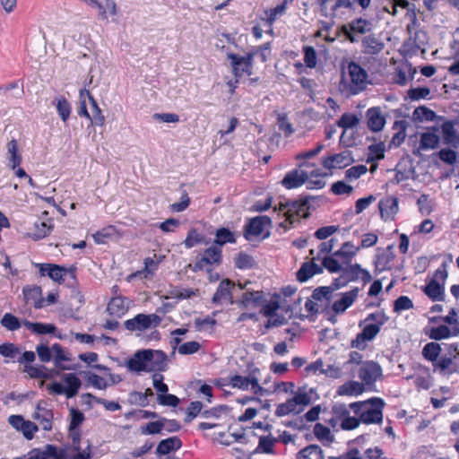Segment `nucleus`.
Wrapping results in <instances>:
<instances>
[{"label":"nucleus","instance_id":"nucleus-24","mask_svg":"<svg viewBox=\"0 0 459 459\" xmlns=\"http://www.w3.org/2000/svg\"><path fill=\"white\" fill-rule=\"evenodd\" d=\"M23 296L26 303L33 304L35 308L45 307V299L42 298V290L39 286H26L23 288Z\"/></svg>","mask_w":459,"mask_h":459},{"label":"nucleus","instance_id":"nucleus-50","mask_svg":"<svg viewBox=\"0 0 459 459\" xmlns=\"http://www.w3.org/2000/svg\"><path fill=\"white\" fill-rule=\"evenodd\" d=\"M287 0L282 4H278L276 7L272 8L265 12L266 21L271 25L279 16L282 15L286 10Z\"/></svg>","mask_w":459,"mask_h":459},{"label":"nucleus","instance_id":"nucleus-52","mask_svg":"<svg viewBox=\"0 0 459 459\" xmlns=\"http://www.w3.org/2000/svg\"><path fill=\"white\" fill-rule=\"evenodd\" d=\"M369 25L370 23L368 21L359 18L352 21L349 26L351 31L363 34L370 30Z\"/></svg>","mask_w":459,"mask_h":459},{"label":"nucleus","instance_id":"nucleus-7","mask_svg":"<svg viewBox=\"0 0 459 459\" xmlns=\"http://www.w3.org/2000/svg\"><path fill=\"white\" fill-rule=\"evenodd\" d=\"M162 318L157 314H138L134 317L125 321V327L131 332H143L156 328L161 323Z\"/></svg>","mask_w":459,"mask_h":459},{"label":"nucleus","instance_id":"nucleus-60","mask_svg":"<svg viewBox=\"0 0 459 459\" xmlns=\"http://www.w3.org/2000/svg\"><path fill=\"white\" fill-rule=\"evenodd\" d=\"M331 191L336 195H350L353 191V187L344 181H337L332 185Z\"/></svg>","mask_w":459,"mask_h":459},{"label":"nucleus","instance_id":"nucleus-51","mask_svg":"<svg viewBox=\"0 0 459 459\" xmlns=\"http://www.w3.org/2000/svg\"><path fill=\"white\" fill-rule=\"evenodd\" d=\"M235 265L238 269H248L254 265V259L247 254L239 253L235 257Z\"/></svg>","mask_w":459,"mask_h":459},{"label":"nucleus","instance_id":"nucleus-1","mask_svg":"<svg viewBox=\"0 0 459 459\" xmlns=\"http://www.w3.org/2000/svg\"><path fill=\"white\" fill-rule=\"evenodd\" d=\"M126 366L130 371L153 372L164 371L167 368V355L160 350H141L128 359Z\"/></svg>","mask_w":459,"mask_h":459},{"label":"nucleus","instance_id":"nucleus-46","mask_svg":"<svg viewBox=\"0 0 459 459\" xmlns=\"http://www.w3.org/2000/svg\"><path fill=\"white\" fill-rule=\"evenodd\" d=\"M385 146L383 143L371 144L368 147L367 162H373L384 159Z\"/></svg>","mask_w":459,"mask_h":459},{"label":"nucleus","instance_id":"nucleus-19","mask_svg":"<svg viewBox=\"0 0 459 459\" xmlns=\"http://www.w3.org/2000/svg\"><path fill=\"white\" fill-rule=\"evenodd\" d=\"M37 266L39 267V272L41 275L48 274L53 281L62 282L65 281L64 277L70 273L73 277L74 275V270H67L64 267H61L56 264H37Z\"/></svg>","mask_w":459,"mask_h":459},{"label":"nucleus","instance_id":"nucleus-15","mask_svg":"<svg viewBox=\"0 0 459 459\" xmlns=\"http://www.w3.org/2000/svg\"><path fill=\"white\" fill-rule=\"evenodd\" d=\"M44 404H46L44 402L38 403L32 418L39 422L43 430L49 431L53 428L54 413Z\"/></svg>","mask_w":459,"mask_h":459},{"label":"nucleus","instance_id":"nucleus-3","mask_svg":"<svg viewBox=\"0 0 459 459\" xmlns=\"http://www.w3.org/2000/svg\"><path fill=\"white\" fill-rule=\"evenodd\" d=\"M333 429L343 430H352L359 426V420L356 414L352 413L350 404L336 403L333 406L331 418L328 420Z\"/></svg>","mask_w":459,"mask_h":459},{"label":"nucleus","instance_id":"nucleus-55","mask_svg":"<svg viewBox=\"0 0 459 459\" xmlns=\"http://www.w3.org/2000/svg\"><path fill=\"white\" fill-rule=\"evenodd\" d=\"M323 266L327 269L330 273H338L341 272L342 273V267L338 260L334 258V256H325L323 259Z\"/></svg>","mask_w":459,"mask_h":459},{"label":"nucleus","instance_id":"nucleus-29","mask_svg":"<svg viewBox=\"0 0 459 459\" xmlns=\"http://www.w3.org/2000/svg\"><path fill=\"white\" fill-rule=\"evenodd\" d=\"M52 350L55 366L62 370L69 369L64 363L71 360L70 353L58 343L53 344Z\"/></svg>","mask_w":459,"mask_h":459},{"label":"nucleus","instance_id":"nucleus-49","mask_svg":"<svg viewBox=\"0 0 459 459\" xmlns=\"http://www.w3.org/2000/svg\"><path fill=\"white\" fill-rule=\"evenodd\" d=\"M91 105V111L92 115L91 118V125L102 126L105 123V117L102 114L101 109L100 108L97 101L95 100H92L91 102H90Z\"/></svg>","mask_w":459,"mask_h":459},{"label":"nucleus","instance_id":"nucleus-61","mask_svg":"<svg viewBox=\"0 0 459 459\" xmlns=\"http://www.w3.org/2000/svg\"><path fill=\"white\" fill-rule=\"evenodd\" d=\"M201 348L198 342L191 341L181 344L178 347V352L182 355H190L197 352Z\"/></svg>","mask_w":459,"mask_h":459},{"label":"nucleus","instance_id":"nucleus-26","mask_svg":"<svg viewBox=\"0 0 459 459\" xmlns=\"http://www.w3.org/2000/svg\"><path fill=\"white\" fill-rule=\"evenodd\" d=\"M129 305L130 302L126 298L117 296L111 299L108 304L107 310L111 316L120 317L127 312Z\"/></svg>","mask_w":459,"mask_h":459},{"label":"nucleus","instance_id":"nucleus-37","mask_svg":"<svg viewBox=\"0 0 459 459\" xmlns=\"http://www.w3.org/2000/svg\"><path fill=\"white\" fill-rule=\"evenodd\" d=\"M298 459H324L323 451L316 445H310L298 454Z\"/></svg>","mask_w":459,"mask_h":459},{"label":"nucleus","instance_id":"nucleus-30","mask_svg":"<svg viewBox=\"0 0 459 459\" xmlns=\"http://www.w3.org/2000/svg\"><path fill=\"white\" fill-rule=\"evenodd\" d=\"M63 379L66 385V397L72 398L75 396L81 387L82 382L74 373L65 374Z\"/></svg>","mask_w":459,"mask_h":459},{"label":"nucleus","instance_id":"nucleus-11","mask_svg":"<svg viewBox=\"0 0 459 459\" xmlns=\"http://www.w3.org/2000/svg\"><path fill=\"white\" fill-rule=\"evenodd\" d=\"M254 54L248 53L245 56H240L237 54H228V58L231 62L232 72L236 78H239L245 74L247 75L252 74Z\"/></svg>","mask_w":459,"mask_h":459},{"label":"nucleus","instance_id":"nucleus-40","mask_svg":"<svg viewBox=\"0 0 459 459\" xmlns=\"http://www.w3.org/2000/svg\"><path fill=\"white\" fill-rule=\"evenodd\" d=\"M264 298V293L262 291H246L242 295V304L245 307H257L261 304Z\"/></svg>","mask_w":459,"mask_h":459},{"label":"nucleus","instance_id":"nucleus-9","mask_svg":"<svg viewBox=\"0 0 459 459\" xmlns=\"http://www.w3.org/2000/svg\"><path fill=\"white\" fill-rule=\"evenodd\" d=\"M221 248L218 246L212 245L204 250L200 257H196V261L193 266V271H202L206 267H211L213 264H220L222 259Z\"/></svg>","mask_w":459,"mask_h":459},{"label":"nucleus","instance_id":"nucleus-32","mask_svg":"<svg viewBox=\"0 0 459 459\" xmlns=\"http://www.w3.org/2000/svg\"><path fill=\"white\" fill-rule=\"evenodd\" d=\"M362 46L364 48V52L371 55L379 53L384 48V44L374 35L364 37L362 39Z\"/></svg>","mask_w":459,"mask_h":459},{"label":"nucleus","instance_id":"nucleus-38","mask_svg":"<svg viewBox=\"0 0 459 459\" xmlns=\"http://www.w3.org/2000/svg\"><path fill=\"white\" fill-rule=\"evenodd\" d=\"M456 334H457V331L455 328H454V331H452L446 325H439L437 327H432L429 333V338L433 339V340H441V339L448 338L451 335H456Z\"/></svg>","mask_w":459,"mask_h":459},{"label":"nucleus","instance_id":"nucleus-53","mask_svg":"<svg viewBox=\"0 0 459 459\" xmlns=\"http://www.w3.org/2000/svg\"><path fill=\"white\" fill-rule=\"evenodd\" d=\"M367 171L368 169L365 165L353 166L345 171V178L350 181L356 180L364 175Z\"/></svg>","mask_w":459,"mask_h":459},{"label":"nucleus","instance_id":"nucleus-16","mask_svg":"<svg viewBox=\"0 0 459 459\" xmlns=\"http://www.w3.org/2000/svg\"><path fill=\"white\" fill-rule=\"evenodd\" d=\"M308 180V171L300 169L288 172L281 180L282 186L287 189L297 188Z\"/></svg>","mask_w":459,"mask_h":459},{"label":"nucleus","instance_id":"nucleus-18","mask_svg":"<svg viewBox=\"0 0 459 459\" xmlns=\"http://www.w3.org/2000/svg\"><path fill=\"white\" fill-rule=\"evenodd\" d=\"M271 225V219L268 216H257L250 220L246 227L245 237L249 239L250 237H258L262 235L264 229Z\"/></svg>","mask_w":459,"mask_h":459},{"label":"nucleus","instance_id":"nucleus-5","mask_svg":"<svg viewBox=\"0 0 459 459\" xmlns=\"http://www.w3.org/2000/svg\"><path fill=\"white\" fill-rule=\"evenodd\" d=\"M360 280L364 284L371 281L372 277L370 273L363 269L359 264H350L342 269L341 276L334 280L333 285L336 289L345 286L350 281Z\"/></svg>","mask_w":459,"mask_h":459},{"label":"nucleus","instance_id":"nucleus-58","mask_svg":"<svg viewBox=\"0 0 459 459\" xmlns=\"http://www.w3.org/2000/svg\"><path fill=\"white\" fill-rule=\"evenodd\" d=\"M204 238L197 232L195 229H192L188 231V234L184 241L186 248H192L195 245L202 243Z\"/></svg>","mask_w":459,"mask_h":459},{"label":"nucleus","instance_id":"nucleus-8","mask_svg":"<svg viewBox=\"0 0 459 459\" xmlns=\"http://www.w3.org/2000/svg\"><path fill=\"white\" fill-rule=\"evenodd\" d=\"M347 69L350 77V93L355 95L365 90L368 84L367 71L355 62H351Z\"/></svg>","mask_w":459,"mask_h":459},{"label":"nucleus","instance_id":"nucleus-21","mask_svg":"<svg viewBox=\"0 0 459 459\" xmlns=\"http://www.w3.org/2000/svg\"><path fill=\"white\" fill-rule=\"evenodd\" d=\"M368 127L372 132L381 131L385 124V117L380 107H373L367 110Z\"/></svg>","mask_w":459,"mask_h":459},{"label":"nucleus","instance_id":"nucleus-64","mask_svg":"<svg viewBox=\"0 0 459 459\" xmlns=\"http://www.w3.org/2000/svg\"><path fill=\"white\" fill-rule=\"evenodd\" d=\"M365 459H394L385 455L382 448L375 446L365 451Z\"/></svg>","mask_w":459,"mask_h":459},{"label":"nucleus","instance_id":"nucleus-33","mask_svg":"<svg viewBox=\"0 0 459 459\" xmlns=\"http://www.w3.org/2000/svg\"><path fill=\"white\" fill-rule=\"evenodd\" d=\"M56 111L63 122H66L70 117L72 108L68 100L65 97H58L53 100Z\"/></svg>","mask_w":459,"mask_h":459},{"label":"nucleus","instance_id":"nucleus-23","mask_svg":"<svg viewBox=\"0 0 459 459\" xmlns=\"http://www.w3.org/2000/svg\"><path fill=\"white\" fill-rule=\"evenodd\" d=\"M234 287V283L230 280H223L218 286L216 292L212 297V302L215 304H221L223 302L233 303L231 290Z\"/></svg>","mask_w":459,"mask_h":459},{"label":"nucleus","instance_id":"nucleus-6","mask_svg":"<svg viewBox=\"0 0 459 459\" xmlns=\"http://www.w3.org/2000/svg\"><path fill=\"white\" fill-rule=\"evenodd\" d=\"M310 403V395L305 391L299 390L292 398L277 406L275 414L278 417L286 416L290 413L299 414L304 410V407L307 406Z\"/></svg>","mask_w":459,"mask_h":459},{"label":"nucleus","instance_id":"nucleus-47","mask_svg":"<svg viewBox=\"0 0 459 459\" xmlns=\"http://www.w3.org/2000/svg\"><path fill=\"white\" fill-rule=\"evenodd\" d=\"M443 140L446 143H451L456 140L454 124L451 121L443 123L441 126Z\"/></svg>","mask_w":459,"mask_h":459},{"label":"nucleus","instance_id":"nucleus-43","mask_svg":"<svg viewBox=\"0 0 459 459\" xmlns=\"http://www.w3.org/2000/svg\"><path fill=\"white\" fill-rule=\"evenodd\" d=\"M433 367L435 371L437 370L443 375H449L455 371L453 360L449 357L440 358L433 364Z\"/></svg>","mask_w":459,"mask_h":459},{"label":"nucleus","instance_id":"nucleus-12","mask_svg":"<svg viewBox=\"0 0 459 459\" xmlns=\"http://www.w3.org/2000/svg\"><path fill=\"white\" fill-rule=\"evenodd\" d=\"M230 385L233 388L240 390H251L254 394H257L262 392L263 388L258 383L257 377L255 376V372H252L247 377L239 375H234L229 378Z\"/></svg>","mask_w":459,"mask_h":459},{"label":"nucleus","instance_id":"nucleus-25","mask_svg":"<svg viewBox=\"0 0 459 459\" xmlns=\"http://www.w3.org/2000/svg\"><path fill=\"white\" fill-rule=\"evenodd\" d=\"M182 446L181 440L178 437H171L161 440L156 449V454L160 457V459H168L162 458V456L167 455L172 452H176Z\"/></svg>","mask_w":459,"mask_h":459},{"label":"nucleus","instance_id":"nucleus-39","mask_svg":"<svg viewBox=\"0 0 459 459\" xmlns=\"http://www.w3.org/2000/svg\"><path fill=\"white\" fill-rule=\"evenodd\" d=\"M329 369L334 370L335 374L329 373V370H325L324 363L320 359L315 361L314 363L308 365L306 368V370L307 372H314V373L319 372L321 374H325V375H327L329 377H338L340 376V369L338 368H335L333 366H329Z\"/></svg>","mask_w":459,"mask_h":459},{"label":"nucleus","instance_id":"nucleus-54","mask_svg":"<svg viewBox=\"0 0 459 459\" xmlns=\"http://www.w3.org/2000/svg\"><path fill=\"white\" fill-rule=\"evenodd\" d=\"M304 62L309 68H314L316 65V52L313 47L305 46L303 48Z\"/></svg>","mask_w":459,"mask_h":459},{"label":"nucleus","instance_id":"nucleus-28","mask_svg":"<svg viewBox=\"0 0 459 459\" xmlns=\"http://www.w3.org/2000/svg\"><path fill=\"white\" fill-rule=\"evenodd\" d=\"M359 250V247L348 241L343 243L341 248L333 253V256L340 258L342 264H348Z\"/></svg>","mask_w":459,"mask_h":459},{"label":"nucleus","instance_id":"nucleus-45","mask_svg":"<svg viewBox=\"0 0 459 459\" xmlns=\"http://www.w3.org/2000/svg\"><path fill=\"white\" fill-rule=\"evenodd\" d=\"M359 122V118L355 114L344 113L337 121V126L343 129H349L355 127Z\"/></svg>","mask_w":459,"mask_h":459},{"label":"nucleus","instance_id":"nucleus-34","mask_svg":"<svg viewBox=\"0 0 459 459\" xmlns=\"http://www.w3.org/2000/svg\"><path fill=\"white\" fill-rule=\"evenodd\" d=\"M364 391V384L357 381H350L338 389V394L341 395H358Z\"/></svg>","mask_w":459,"mask_h":459},{"label":"nucleus","instance_id":"nucleus-14","mask_svg":"<svg viewBox=\"0 0 459 459\" xmlns=\"http://www.w3.org/2000/svg\"><path fill=\"white\" fill-rule=\"evenodd\" d=\"M25 459H65V454L54 445H47L43 449H31L25 455Z\"/></svg>","mask_w":459,"mask_h":459},{"label":"nucleus","instance_id":"nucleus-2","mask_svg":"<svg viewBox=\"0 0 459 459\" xmlns=\"http://www.w3.org/2000/svg\"><path fill=\"white\" fill-rule=\"evenodd\" d=\"M385 403L381 398H371L364 402L351 403L352 413L356 414L359 424L380 423L383 420V409Z\"/></svg>","mask_w":459,"mask_h":459},{"label":"nucleus","instance_id":"nucleus-48","mask_svg":"<svg viewBox=\"0 0 459 459\" xmlns=\"http://www.w3.org/2000/svg\"><path fill=\"white\" fill-rule=\"evenodd\" d=\"M1 325L9 331H16L21 327L22 322L21 323L13 315L6 313L1 319Z\"/></svg>","mask_w":459,"mask_h":459},{"label":"nucleus","instance_id":"nucleus-35","mask_svg":"<svg viewBox=\"0 0 459 459\" xmlns=\"http://www.w3.org/2000/svg\"><path fill=\"white\" fill-rule=\"evenodd\" d=\"M236 238L232 231L226 228L217 230L215 233L214 245L221 248L227 243H235Z\"/></svg>","mask_w":459,"mask_h":459},{"label":"nucleus","instance_id":"nucleus-56","mask_svg":"<svg viewBox=\"0 0 459 459\" xmlns=\"http://www.w3.org/2000/svg\"><path fill=\"white\" fill-rule=\"evenodd\" d=\"M164 428L162 421H152L141 428V433L143 435L159 434Z\"/></svg>","mask_w":459,"mask_h":459},{"label":"nucleus","instance_id":"nucleus-31","mask_svg":"<svg viewBox=\"0 0 459 459\" xmlns=\"http://www.w3.org/2000/svg\"><path fill=\"white\" fill-rule=\"evenodd\" d=\"M22 325L30 330L33 333L37 334L55 333L56 331V327L52 324L33 323L28 320H23Z\"/></svg>","mask_w":459,"mask_h":459},{"label":"nucleus","instance_id":"nucleus-10","mask_svg":"<svg viewBox=\"0 0 459 459\" xmlns=\"http://www.w3.org/2000/svg\"><path fill=\"white\" fill-rule=\"evenodd\" d=\"M358 377L363 384L371 385L382 377L381 366L373 360L364 361L358 370Z\"/></svg>","mask_w":459,"mask_h":459},{"label":"nucleus","instance_id":"nucleus-22","mask_svg":"<svg viewBox=\"0 0 459 459\" xmlns=\"http://www.w3.org/2000/svg\"><path fill=\"white\" fill-rule=\"evenodd\" d=\"M378 207L382 219L394 220L399 211L398 199L394 196H386L379 201Z\"/></svg>","mask_w":459,"mask_h":459},{"label":"nucleus","instance_id":"nucleus-36","mask_svg":"<svg viewBox=\"0 0 459 459\" xmlns=\"http://www.w3.org/2000/svg\"><path fill=\"white\" fill-rule=\"evenodd\" d=\"M117 230L116 227L110 225L105 227L92 235L94 241L97 244H106L110 238L116 236Z\"/></svg>","mask_w":459,"mask_h":459},{"label":"nucleus","instance_id":"nucleus-44","mask_svg":"<svg viewBox=\"0 0 459 459\" xmlns=\"http://www.w3.org/2000/svg\"><path fill=\"white\" fill-rule=\"evenodd\" d=\"M424 291L433 300H439L443 297V289L441 284L436 280H431L425 287Z\"/></svg>","mask_w":459,"mask_h":459},{"label":"nucleus","instance_id":"nucleus-62","mask_svg":"<svg viewBox=\"0 0 459 459\" xmlns=\"http://www.w3.org/2000/svg\"><path fill=\"white\" fill-rule=\"evenodd\" d=\"M45 367L43 366H33V365H25L23 368V372L28 373V375L31 378H44L46 377Z\"/></svg>","mask_w":459,"mask_h":459},{"label":"nucleus","instance_id":"nucleus-20","mask_svg":"<svg viewBox=\"0 0 459 459\" xmlns=\"http://www.w3.org/2000/svg\"><path fill=\"white\" fill-rule=\"evenodd\" d=\"M440 136L439 130L437 127H430L420 134L418 152L429 151L437 147Z\"/></svg>","mask_w":459,"mask_h":459},{"label":"nucleus","instance_id":"nucleus-57","mask_svg":"<svg viewBox=\"0 0 459 459\" xmlns=\"http://www.w3.org/2000/svg\"><path fill=\"white\" fill-rule=\"evenodd\" d=\"M36 351L39 356V359L41 362H49L53 359V350L52 347L49 348L46 344H39L36 347Z\"/></svg>","mask_w":459,"mask_h":459},{"label":"nucleus","instance_id":"nucleus-27","mask_svg":"<svg viewBox=\"0 0 459 459\" xmlns=\"http://www.w3.org/2000/svg\"><path fill=\"white\" fill-rule=\"evenodd\" d=\"M323 272L321 265L316 264L314 260L312 262L304 263L299 270L297 272V279L300 282H305L309 278L316 273Z\"/></svg>","mask_w":459,"mask_h":459},{"label":"nucleus","instance_id":"nucleus-42","mask_svg":"<svg viewBox=\"0 0 459 459\" xmlns=\"http://www.w3.org/2000/svg\"><path fill=\"white\" fill-rule=\"evenodd\" d=\"M441 348L438 343L429 342L424 346L422 350V355L426 359L431 361L434 364L437 360Z\"/></svg>","mask_w":459,"mask_h":459},{"label":"nucleus","instance_id":"nucleus-17","mask_svg":"<svg viewBox=\"0 0 459 459\" xmlns=\"http://www.w3.org/2000/svg\"><path fill=\"white\" fill-rule=\"evenodd\" d=\"M359 290H360L359 288L356 287V288L351 290L350 291L342 293L341 295L340 299H336L333 303V305H332L333 311L335 314L343 313L357 299Z\"/></svg>","mask_w":459,"mask_h":459},{"label":"nucleus","instance_id":"nucleus-63","mask_svg":"<svg viewBox=\"0 0 459 459\" xmlns=\"http://www.w3.org/2000/svg\"><path fill=\"white\" fill-rule=\"evenodd\" d=\"M413 307V303L407 296H401L394 301V309L395 312L410 309Z\"/></svg>","mask_w":459,"mask_h":459},{"label":"nucleus","instance_id":"nucleus-41","mask_svg":"<svg viewBox=\"0 0 459 459\" xmlns=\"http://www.w3.org/2000/svg\"><path fill=\"white\" fill-rule=\"evenodd\" d=\"M34 227L35 230L30 236L33 239L38 240L47 237L51 232L53 225L45 221H36Z\"/></svg>","mask_w":459,"mask_h":459},{"label":"nucleus","instance_id":"nucleus-4","mask_svg":"<svg viewBox=\"0 0 459 459\" xmlns=\"http://www.w3.org/2000/svg\"><path fill=\"white\" fill-rule=\"evenodd\" d=\"M309 199L301 197L298 200L281 202L274 211L282 212L285 217V222L293 224L301 218H307L309 215Z\"/></svg>","mask_w":459,"mask_h":459},{"label":"nucleus","instance_id":"nucleus-59","mask_svg":"<svg viewBox=\"0 0 459 459\" xmlns=\"http://www.w3.org/2000/svg\"><path fill=\"white\" fill-rule=\"evenodd\" d=\"M334 290H337V289L333 285V287H331V286L319 287L313 291L312 298L316 300H321L322 299H329Z\"/></svg>","mask_w":459,"mask_h":459},{"label":"nucleus","instance_id":"nucleus-13","mask_svg":"<svg viewBox=\"0 0 459 459\" xmlns=\"http://www.w3.org/2000/svg\"><path fill=\"white\" fill-rule=\"evenodd\" d=\"M354 162L352 153L349 150L330 155L323 160V166L327 169H343Z\"/></svg>","mask_w":459,"mask_h":459}]
</instances>
